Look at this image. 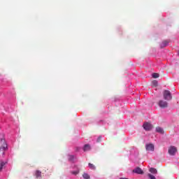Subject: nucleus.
Wrapping results in <instances>:
<instances>
[{
  "instance_id": "1",
  "label": "nucleus",
  "mask_w": 179,
  "mask_h": 179,
  "mask_svg": "<svg viewBox=\"0 0 179 179\" xmlns=\"http://www.w3.org/2000/svg\"><path fill=\"white\" fill-rule=\"evenodd\" d=\"M163 97L164 100H166V101H170V100L173 99V96L171 95V92L169 90L164 91Z\"/></svg>"
},
{
  "instance_id": "2",
  "label": "nucleus",
  "mask_w": 179,
  "mask_h": 179,
  "mask_svg": "<svg viewBox=\"0 0 179 179\" xmlns=\"http://www.w3.org/2000/svg\"><path fill=\"white\" fill-rule=\"evenodd\" d=\"M158 106L160 108H167L169 107V103L164 100H159L158 101Z\"/></svg>"
},
{
  "instance_id": "3",
  "label": "nucleus",
  "mask_w": 179,
  "mask_h": 179,
  "mask_svg": "<svg viewBox=\"0 0 179 179\" xmlns=\"http://www.w3.org/2000/svg\"><path fill=\"white\" fill-rule=\"evenodd\" d=\"M169 154L171 155V156H174L176 155V152H177V148L174 146H171L169 148Z\"/></svg>"
},
{
  "instance_id": "4",
  "label": "nucleus",
  "mask_w": 179,
  "mask_h": 179,
  "mask_svg": "<svg viewBox=\"0 0 179 179\" xmlns=\"http://www.w3.org/2000/svg\"><path fill=\"white\" fill-rule=\"evenodd\" d=\"M145 149L148 152H155V145L152 143L146 144Z\"/></svg>"
},
{
  "instance_id": "5",
  "label": "nucleus",
  "mask_w": 179,
  "mask_h": 179,
  "mask_svg": "<svg viewBox=\"0 0 179 179\" xmlns=\"http://www.w3.org/2000/svg\"><path fill=\"white\" fill-rule=\"evenodd\" d=\"M143 127L144 128V129H145V131H150V129H152L153 128V126L152 125V124L149 123V122H145L143 124Z\"/></svg>"
},
{
  "instance_id": "6",
  "label": "nucleus",
  "mask_w": 179,
  "mask_h": 179,
  "mask_svg": "<svg viewBox=\"0 0 179 179\" xmlns=\"http://www.w3.org/2000/svg\"><path fill=\"white\" fill-rule=\"evenodd\" d=\"M6 148V142L4 139L0 140V150H5V148Z\"/></svg>"
},
{
  "instance_id": "7",
  "label": "nucleus",
  "mask_w": 179,
  "mask_h": 179,
  "mask_svg": "<svg viewBox=\"0 0 179 179\" xmlns=\"http://www.w3.org/2000/svg\"><path fill=\"white\" fill-rule=\"evenodd\" d=\"M133 173H136V174H143V171L140 167H137L134 169Z\"/></svg>"
},
{
  "instance_id": "8",
  "label": "nucleus",
  "mask_w": 179,
  "mask_h": 179,
  "mask_svg": "<svg viewBox=\"0 0 179 179\" xmlns=\"http://www.w3.org/2000/svg\"><path fill=\"white\" fill-rule=\"evenodd\" d=\"M83 150H84V152H87V151L90 150V145L89 144L85 145L84 148H83Z\"/></svg>"
},
{
  "instance_id": "9",
  "label": "nucleus",
  "mask_w": 179,
  "mask_h": 179,
  "mask_svg": "<svg viewBox=\"0 0 179 179\" xmlns=\"http://www.w3.org/2000/svg\"><path fill=\"white\" fill-rule=\"evenodd\" d=\"M35 176H36V178H41V171H36Z\"/></svg>"
},
{
  "instance_id": "10",
  "label": "nucleus",
  "mask_w": 179,
  "mask_h": 179,
  "mask_svg": "<svg viewBox=\"0 0 179 179\" xmlns=\"http://www.w3.org/2000/svg\"><path fill=\"white\" fill-rule=\"evenodd\" d=\"M156 131L159 132V134H164V130L162 127H156Z\"/></svg>"
},
{
  "instance_id": "11",
  "label": "nucleus",
  "mask_w": 179,
  "mask_h": 179,
  "mask_svg": "<svg viewBox=\"0 0 179 179\" xmlns=\"http://www.w3.org/2000/svg\"><path fill=\"white\" fill-rule=\"evenodd\" d=\"M167 44H169V41H164L161 44V48H164V47H167Z\"/></svg>"
},
{
  "instance_id": "12",
  "label": "nucleus",
  "mask_w": 179,
  "mask_h": 179,
  "mask_svg": "<svg viewBox=\"0 0 179 179\" xmlns=\"http://www.w3.org/2000/svg\"><path fill=\"white\" fill-rule=\"evenodd\" d=\"M150 173H152V174H157V170L155 168H150Z\"/></svg>"
},
{
  "instance_id": "13",
  "label": "nucleus",
  "mask_w": 179,
  "mask_h": 179,
  "mask_svg": "<svg viewBox=\"0 0 179 179\" xmlns=\"http://www.w3.org/2000/svg\"><path fill=\"white\" fill-rule=\"evenodd\" d=\"M88 166H89L90 169H91V170H96V166H94V165L93 164L89 163Z\"/></svg>"
},
{
  "instance_id": "14",
  "label": "nucleus",
  "mask_w": 179,
  "mask_h": 179,
  "mask_svg": "<svg viewBox=\"0 0 179 179\" xmlns=\"http://www.w3.org/2000/svg\"><path fill=\"white\" fill-rule=\"evenodd\" d=\"M83 177L85 179H90V176H89V174H87V173H83Z\"/></svg>"
},
{
  "instance_id": "15",
  "label": "nucleus",
  "mask_w": 179,
  "mask_h": 179,
  "mask_svg": "<svg viewBox=\"0 0 179 179\" xmlns=\"http://www.w3.org/2000/svg\"><path fill=\"white\" fill-rule=\"evenodd\" d=\"M152 86H154V87H157V85H158L157 80H153L152 82Z\"/></svg>"
},
{
  "instance_id": "16",
  "label": "nucleus",
  "mask_w": 179,
  "mask_h": 179,
  "mask_svg": "<svg viewBox=\"0 0 179 179\" xmlns=\"http://www.w3.org/2000/svg\"><path fill=\"white\" fill-rule=\"evenodd\" d=\"M159 75L157 73H152V78H154V79H157V78H159Z\"/></svg>"
},
{
  "instance_id": "17",
  "label": "nucleus",
  "mask_w": 179,
  "mask_h": 179,
  "mask_svg": "<svg viewBox=\"0 0 179 179\" xmlns=\"http://www.w3.org/2000/svg\"><path fill=\"white\" fill-rule=\"evenodd\" d=\"M75 159V157L73 155H69V162H72Z\"/></svg>"
},
{
  "instance_id": "18",
  "label": "nucleus",
  "mask_w": 179,
  "mask_h": 179,
  "mask_svg": "<svg viewBox=\"0 0 179 179\" xmlns=\"http://www.w3.org/2000/svg\"><path fill=\"white\" fill-rule=\"evenodd\" d=\"M3 166H5V162L0 163V171L3 169Z\"/></svg>"
},
{
  "instance_id": "19",
  "label": "nucleus",
  "mask_w": 179,
  "mask_h": 179,
  "mask_svg": "<svg viewBox=\"0 0 179 179\" xmlns=\"http://www.w3.org/2000/svg\"><path fill=\"white\" fill-rule=\"evenodd\" d=\"M148 176L149 177V178L150 179H156V177H155V176L150 174V173H148Z\"/></svg>"
},
{
  "instance_id": "20",
  "label": "nucleus",
  "mask_w": 179,
  "mask_h": 179,
  "mask_svg": "<svg viewBox=\"0 0 179 179\" xmlns=\"http://www.w3.org/2000/svg\"><path fill=\"white\" fill-rule=\"evenodd\" d=\"M72 174H73L74 176H76L77 174H79V171H73Z\"/></svg>"
},
{
  "instance_id": "21",
  "label": "nucleus",
  "mask_w": 179,
  "mask_h": 179,
  "mask_svg": "<svg viewBox=\"0 0 179 179\" xmlns=\"http://www.w3.org/2000/svg\"><path fill=\"white\" fill-rule=\"evenodd\" d=\"M101 137H99L97 139H96V142H101Z\"/></svg>"
}]
</instances>
